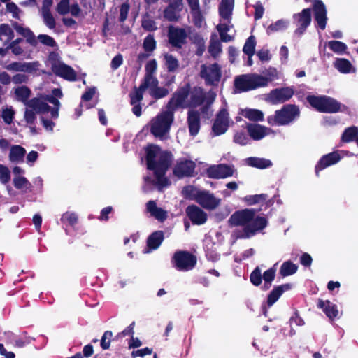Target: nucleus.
I'll return each instance as SVG.
<instances>
[{"instance_id":"1","label":"nucleus","mask_w":358,"mask_h":358,"mask_svg":"<svg viewBox=\"0 0 358 358\" xmlns=\"http://www.w3.org/2000/svg\"><path fill=\"white\" fill-rule=\"evenodd\" d=\"M201 106V87L192 88L189 83L180 86L173 93L166 108L175 113L178 109L194 108Z\"/></svg>"},{"instance_id":"2","label":"nucleus","mask_w":358,"mask_h":358,"mask_svg":"<svg viewBox=\"0 0 358 358\" xmlns=\"http://www.w3.org/2000/svg\"><path fill=\"white\" fill-rule=\"evenodd\" d=\"M269 212L268 203L236 210L231 215L228 224H267Z\"/></svg>"},{"instance_id":"3","label":"nucleus","mask_w":358,"mask_h":358,"mask_svg":"<svg viewBox=\"0 0 358 358\" xmlns=\"http://www.w3.org/2000/svg\"><path fill=\"white\" fill-rule=\"evenodd\" d=\"M301 112L299 106L295 104H285L281 109L277 110L274 115L267 117V122L271 126L288 125L299 118Z\"/></svg>"},{"instance_id":"4","label":"nucleus","mask_w":358,"mask_h":358,"mask_svg":"<svg viewBox=\"0 0 358 358\" xmlns=\"http://www.w3.org/2000/svg\"><path fill=\"white\" fill-rule=\"evenodd\" d=\"M268 78L261 75L243 74L235 78L234 89L236 92L241 93L266 86Z\"/></svg>"},{"instance_id":"5","label":"nucleus","mask_w":358,"mask_h":358,"mask_svg":"<svg viewBox=\"0 0 358 358\" xmlns=\"http://www.w3.org/2000/svg\"><path fill=\"white\" fill-rule=\"evenodd\" d=\"M174 120V113L170 109L159 113L151 121L150 132L155 137L162 138L171 129Z\"/></svg>"},{"instance_id":"6","label":"nucleus","mask_w":358,"mask_h":358,"mask_svg":"<svg viewBox=\"0 0 358 358\" xmlns=\"http://www.w3.org/2000/svg\"><path fill=\"white\" fill-rule=\"evenodd\" d=\"M174 267L180 271H188L194 268L196 258L187 251L178 250L174 253L172 259Z\"/></svg>"},{"instance_id":"7","label":"nucleus","mask_w":358,"mask_h":358,"mask_svg":"<svg viewBox=\"0 0 358 358\" xmlns=\"http://www.w3.org/2000/svg\"><path fill=\"white\" fill-rule=\"evenodd\" d=\"M231 121L228 110L225 108H220L211 127L212 136H218L225 134L229 128Z\"/></svg>"},{"instance_id":"8","label":"nucleus","mask_w":358,"mask_h":358,"mask_svg":"<svg viewBox=\"0 0 358 358\" xmlns=\"http://www.w3.org/2000/svg\"><path fill=\"white\" fill-rule=\"evenodd\" d=\"M221 78V66L217 63H214L209 66L203 64V78L206 85L218 86Z\"/></svg>"},{"instance_id":"9","label":"nucleus","mask_w":358,"mask_h":358,"mask_svg":"<svg viewBox=\"0 0 358 358\" xmlns=\"http://www.w3.org/2000/svg\"><path fill=\"white\" fill-rule=\"evenodd\" d=\"M195 168L196 164L192 160L180 158L173 167V173L178 178L192 177L194 175Z\"/></svg>"},{"instance_id":"10","label":"nucleus","mask_w":358,"mask_h":358,"mask_svg":"<svg viewBox=\"0 0 358 358\" xmlns=\"http://www.w3.org/2000/svg\"><path fill=\"white\" fill-rule=\"evenodd\" d=\"M236 169L234 165L220 164L210 166L207 169L206 173L209 178L215 179L227 178L234 176Z\"/></svg>"},{"instance_id":"11","label":"nucleus","mask_w":358,"mask_h":358,"mask_svg":"<svg viewBox=\"0 0 358 358\" xmlns=\"http://www.w3.org/2000/svg\"><path fill=\"white\" fill-rule=\"evenodd\" d=\"M167 36L169 43L173 47L181 48L186 43L187 34L185 29L170 25L168 27Z\"/></svg>"},{"instance_id":"12","label":"nucleus","mask_w":358,"mask_h":358,"mask_svg":"<svg viewBox=\"0 0 358 358\" xmlns=\"http://www.w3.org/2000/svg\"><path fill=\"white\" fill-rule=\"evenodd\" d=\"M294 94V90L292 87H284L272 90L268 97L271 103L276 105L289 101Z\"/></svg>"},{"instance_id":"13","label":"nucleus","mask_w":358,"mask_h":358,"mask_svg":"<svg viewBox=\"0 0 358 358\" xmlns=\"http://www.w3.org/2000/svg\"><path fill=\"white\" fill-rule=\"evenodd\" d=\"M293 19L297 26L295 34L299 36L302 35L306 31L307 27L310 24L312 20L311 9H303L301 12L294 14Z\"/></svg>"},{"instance_id":"14","label":"nucleus","mask_w":358,"mask_h":358,"mask_svg":"<svg viewBox=\"0 0 358 358\" xmlns=\"http://www.w3.org/2000/svg\"><path fill=\"white\" fill-rule=\"evenodd\" d=\"M341 159V156L338 151H334L323 155L315 165V175L318 177L321 171L337 164Z\"/></svg>"},{"instance_id":"15","label":"nucleus","mask_w":358,"mask_h":358,"mask_svg":"<svg viewBox=\"0 0 358 358\" xmlns=\"http://www.w3.org/2000/svg\"><path fill=\"white\" fill-rule=\"evenodd\" d=\"M313 12L315 21L317 23L318 27L321 30L325 29L327 21V9L321 0H315Z\"/></svg>"},{"instance_id":"16","label":"nucleus","mask_w":358,"mask_h":358,"mask_svg":"<svg viewBox=\"0 0 358 358\" xmlns=\"http://www.w3.org/2000/svg\"><path fill=\"white\" fill-rule=\"evenodd\" d=\"M52 71L57 76L66 80L76 81L77 80V74L75 70L64 63L54 65Z\"/></svg>"},{"instance_id":"17","label":"nucleus","mask_w":358,"mask_h":358,"mask_svg":"<svg viewBox=\"0 0 358 358\" xmlns=\"http://www.w3.org/2000/svg\"><path fill=\"white\" fill-rule=\"evenodd\" d=\"M216 92L210 90L208 92H203V119H210L213 115L211 105L216 99Z\"/></svg>"},{"instance_id":"18","label":"nucleus","mask_w":358,"mask_h":358,"mask_svg":"<svg viewBox=\"0 0 358 358\" xmlns=\"http://www.w3.org/2000/svg\"><path fill=\"white\" fill-rule=\"evenodd\" d=\"M13 29L17 34L25 38V41L32 47H36L38 41L34 32L29 27H24L22 24L17 22L12 23Z\"/></svg>"},{"instance_id":"19","label":"nucleus","mask_w":358,"mask_h":358,"mask_svg":"<svg viewBox=\"0 0 358 358\" xmlns=\"http://www.w3.org/2000/svg\"><path fill=\"white\" fill-rule=\"evenodd\" d=\"M172 160V154L171 152L164 151L159 157L158 161H155V167L150 169L151 171H157L160 174H165L166 171L171 165Z\"/></svg>"},{"instance_id":"20","label":"nucleus","mask_w":358,"mask_h":358,"mask_svg":"<svg viewBox=\"0 0 358 358\" xmlns=\"http://www.w3.org/2000/svg\"><path fill=\"white\" fill-rule=\"evenodd\" d=\"M246 129L250 138L255 141H259L262 139L268 134L269 131H271V129L264 126L259 124L251 123L247 124Z\"/></svg>"},{"instance_id":"21","label":"nucleus","mask_w":358,"mask_h":358,"mask_svg":"<svg viewBox=\"0 0 358 358\" xmlns=\"http://www.w3.org/2000/svg\"><path fill=\"white\" fill-rule=\"evenodd\" d=\"M317 306L318 308L322 309L325 313L326 316L331 320H334L338 317V310L337 306L334 304L329 300L324 301L319 299L317 301Z\"/></svg>"},{"instance_id":"22","label":"nucleus","mask_w":358,"mask_h":358,"mask_svg":"<svg viewBox=\"0 0 358 358\" xmlns=\"http://www.w3.org/2000/svg\"><path fill=\"white\" fill-rule=\"evenodd\" d=\"M189 131L191 136L198 134L200 129V114L196 110H189L187 115Z\"/></svg>"},{"instance_id":"23","label":"nucleus","mask_w":358,"mask_h":358,"mask_svg":"<svg viewBox=\"0 0 358 358\" xmlns=\"http://www.w3.org/2000/svg\"><path fill=\"white\" fill-rule=\"evenodd\" d=\"M242 231L236 230L233 235L236 238H248L256 234L259 231L263 230L267 225H243Z\"/></svg>"},{"instance_id":"24","label":"nucleus","mask_w":358,"mask_h":358,"mask_svg":"<svg viewBox=\"0 0 358 358\" xmlns=\"http://www.w3.org/2000/svg\"><path fill=\"white\" fill-rule=\"evenodd\" d=\"M234 0H221L219 5V15L231 23Z\"/></svg>"},{"instance_id":"25","label":"nucleus","mask_w":358,"mask_h":358,"mask_svg":"<svg viewBox=\"0 0 358 358\" xmlns=\"http://www.w3.org/2000/svg\"><path fill=\"white\" fill-rule=\"evenodd\" d=\"M146 208L148 212L152 217H154L159 222H163L167 217V213L162 208H159L155 201H149L146 203Z\"/></svg>"},{"instance_id":"26","label":"nucleus","mask_w":358,"mask_h":358,"mask_svg":"<svg viewBox=\"0 0 358 358\" xmlns=\"http://www.w3.org/2000/svg\"><path fill=\"white\" fill-rule=\"evenodd\" d=\"M160 147L156 145L150 144L145 148V160L147 169H154L155 167V158L160 152Z\"/></svg>"},{"instance_id":"27","label":"nucleus","mask_w":358,"mask_h":358,"mask_svg":"<svg viewBox=\"0 0 358 358\" xmlns=\"http://www.w3.org/2000/svg\"><path fill=\"white\" fill-rule=\"evenodd\" d=\"M341 103L336 99L324 95L323 105L321 113H336L340 111Z\"/></svg>"},{"instance_id":"28","label":"nucleus","mask_w":358,"mask_h":358,"mask_svg":"<svg viewBox=\"0 0 358 358\" xmlns=\"http://www.w3.org/2000/svg\"><path fill=\"white\" fill-rule=\"evenodd\" d=\"M26 106L39 114L48 113L50 110V106L47 103L37 97L30 99Z\"/></svg>"},{"instance_id":"29","label":"nucleus","mask_w":358,"mask_h":358,"mask_svg":"<svg viewBox=\"0 0 358 358\" xmlns=\"http://www.w3.org/2000/svg\"><path fill=\"white\" fill-rule=\"evenodd\" d=\"M182 196L190 200H195L199 205H201V190L192 185L185 186L182 189Z\"/></svg>"},{"instance_id":"30","label":"nucleus","mask_w":358,"mask_h":358,"mask_svg":"<svg viewBox=\"0 0 358 358\" xmlns=\"http://www.w3.org/2000/svg\"><path fill=\"white\" fill-rule=\"evenodd\" d=\"M157 64L155 59L150 60L145 65V74L143 82L150 85V82L153 80L155 85L158 84V80L153 76V73L156 71Z\"/></svg>"},{"instance_id":"31","label":"nucleus","mask_w":358,"mask_h":358,"mask_svg":"<svg viewBox=\"0 0 358 358\" xmlns=\"http://www.w3.org/2000/svg\"><path fill=\"white\" fill-rule=\"evenodd\" d=\"M220 199L216 198L213 194L203 190V208L213 210L220 203Z\"/></svg>"},{"instance_id":"32","label":"nucleus","mask_w":358,"mask_h":358,"mask_svg":"<svg viewBox=\"0 0 358 358\" xmlns=\"http://www.w3.org/2000/svg\"><path fill=\"white\" fill-rule=\"evenodd\" d=\"M14 36V31L8 24H0V41L2 42L3 45L9 44Z\"/></svg>"},{"instance_id":"33","label":"nucleus","mask_w":358,"mask_h":358,"mask_svg":"<svg viewBox=\"0 0 358 358\" xmlns=\"http://www.w3.org/2000/svg\"><path fill=\"white\" fill-rule=\"evenodd\" d=\"M8 71L17 72H31L34 70L31 62H13L5 67Z\"/></svg>"},{"instance_id":"34","label":"nucleus","mask_w":358,"mask_h":358,"mask_svg":"<svg viewBox=\"0 0 358 358\" xmlns=\"http://www.w3.org/2000/svg\"><path fill=\"white\" fill-rule=\"evenodd\" d=\"M182 9V6H178V4L176 5L172 3H169L164 11V16L169 22H176L179 18V16L177 15V13L181 11Z\"/></svg>"},{"instance_id":"35","label":"nucleus","mask_w":358,"mask_h":358,"mask_svg":"<svg viewBox=\"0 0 358 358\" xmlns=\"http://www.w3.org/2000/svg\"><path fill=\"white\" fill-rule=\"evenodd\" d=\"M14 94L17 101L23 103L25 106L29 101L31 94V90L26 85H22L15 88Z\"/></svg>"},{"instance_id":"36","label":"nucleus","mask_w":358,"mask_h":358,"mask_svg":"<svg viewBox=\"0 0 358 358\" xmlns=\"http://www.w3.org/2000/svg\"><path fill=\"white\" fill-rule=\"evenodd\" d=\"M26 154V150L21 145H13L9 153V159L12 162H22Z\"/></svg>"},{"instance_id":"37","label":"nucleus","mask_w":358,"mask_h":358,"mask_svg":"<svg viewBox=\"0 0 358 358\" xmlns=\"http://www.w3.org/2000/svg\"><path fill=\"white\" fill-rule=\"evenodd\" d=\"M247 164L250 166L264 169L272 166V162L269 159L259 158L256 157H250L246 159Z\"/></svg>"},{"instance_id":"38","label":"nucleus","mask_w":358,"mask_h":358,"mask_svg":"<svg viewBox=\"0 0 358 358\" xmlns=\"http://www.w3.org/2000/svg\"><path fill=\"white\" fill-rule=\"evenodd\" d=\"M150 87V85L142 81L139 87H134L135 92L129 94L130 103L136 104L140 103L143 98V92Z\"/></svg>"},{"instance_id":"39","label":"nucleus","mask_w":358,"mask_h":358,"mask_svg":"<svg viewBox=\"0 0 358 358\" xmlns=\"http://www.w3.org/2000/svg\"><path fill=\"white\" fill-rule=\"evenodd\" d=\"M194 16L196 27H201V10H199V0H187Z\"/></svg>"},{"instance_id":"40","label":"nucleus","mask_w":358,"mask_h":358,"mask_svg":"<svg viewBox=\"0 0 358 358\" xmlns=\"http://www.w3.org/2000/svg\"><path fill=\"white\" fill-rule=\"evenodd\" d=\"M186 213L192 224H201V208L191 205L186 208Z\"/></svg>"},{"instance_id":"41","label":"nucleus","mask_w":358,"mask_h":358,"mask_svg":"<svg viewBox=\"0 0 358 358\" xmlns=\"http://www.w3.org/2000/svg\"><path fill=\"white\" fill-rule=\"evenodd\" d=\"M298 271V266L292 261L287 260L282 263L280 268V275L285 278L296 273Z\"/></svg>"},{"instance_id":"42","label":"nucleus","mask_w":358,"mask_h":358,"mask_svg":"<svg viewBox=\"0 0 358 358\" xmlns=\"http://www.w3.org/2000/svg\"><path fill=\"white\" fill-rule=\"evenodd\" d=\"M358 136V127L356 126H351L347 127L343 132L341 141L343 143H348L353 141H356Z\"/></svg>"},{"instance_id":"43","label":"nucleus","mask_w":358,"mask_h":358,"mask_svg":"<svg viewBox=\"0 0 358 358\" xmlns=\"http://www.w3.org/2000/svg\"><path fill=\"white\" fill-rule=\"evenodd\" d=\"M164 239V234L161 231L152 233L148 238L147 245L150 250H156Z\"/></svg>"},{"instance_id":"44","label":"nucleus","mask_w":358,"mask_h":358,"mask_svg":"<svg viewBox=\"0 0 358 358\" xmlns=\"http://www.w3.org/2000/svg\"><path fill=\"white\" fill-rule=\"evenodd\" d=\"M164 65L167 69V71L169 73L176 72L180 66V63L178 59L169 53L164 54Z\"/></svg>"},{"instance_id":"45","label":"nucleus","mask_w":358,"mask_h":358,"mask_svg":"<svg viewBox=\"0 0 358 358\" xmlns=\"http://www.w3.org/2000/svg\"><path fill=\"white\" fill-rule=\"evenodd\" d=\"M150 87H151L150 94L151 96L155 99H160L166 96L169 90L166 87H159L158 84L155 85L153 80L150 82Z\"/></svg>"},{"instance_id":"46","label":"nucleus","mask_w":358,"mask_h":358,"mask_svg":"<svg viewBox=\"0 0 358 358\" xmlns=\"http://www.w3.org/2000/svg\"><path fill=\"white\" fill-rule=\"evenodd\" d=\"M208 52L214 59H217L222 52V44L215 34L210 38Z\"/></svg>"},{"instance_id":"47","label":"nucleus","mask_w":358,"mask_h":358,"mask_svg":"<svg viewBox=\"0 0 358 358\" xmlns=\"http://www.w3.org/2000/svg\"><path fill=\"white\" fill-rule=\"evenodd\" d=\"M334 66L341 73H349L351 72L352 65L351 62L345 58H337L334 62Z\"/></svg>"},{"instance_id":"48","label":"nucleus","mask_w":358,"mask_h":358,"mask_svg":"<svg viewBox=\"0 0 358 358\" xmlns=\"http://www.w3.org/2000/svg\"><path fill=\"white\" fill-rule=\"evenodd\" d=\"M324 95L316 96L309 94L306 96V100L310 106L317 112L321 113L323 105Z\"/></svg>"},{"instance_id":"49","label":"nucleus","mask_w":358,"mask_h":358,"mask_svg":"<svg viewBox=\"0 0 358 358\" xmlns=\"http://www.w3.org/2000/svg\"><path fill=\"white\" fill-rule=\"evenodd\" d=\"M243 115L254 122H259L264 120V113L258 109H245L243 112Z\"/></svg>"},{"instance_id":"50","label":"nucleus","mask_w":358,"mask_h":358,"mask_svg":"<svg viewBox=\"0 0 358 358\" xmlns=\"http://www.w3.org/2000/svg\"><path fill=\"white\" fill-rule=\"evenodd\" d=\"M256 38L251 35L247 39L243 48V52L247 56H253L255 53Z\"/></svg>"},{"instance_id":"51","label":"nucleus","mask_w":358,"mask_h":358,"mask_svg":"<svg viewBox=\"0 0 358 358\" xmlns=\"http://www.w3.org/2000/svg\"><path fill=\"white\" fill-rule=\"evenodd\" d=\"M283 294L282 287H274L273 289L268 294L266 301L268 307L272 306Z\"/></svg>"},{"instance_id":"52","label":"nucleus","mask_w":358,"mask_h":358,"mask_svg":"<svg viewBox=\"0 0 358 358\" xmlns=\"http://www.w3.org/2000/svg\"><path fill=\"white\" fill-rule=\"evenodd\" d=\"M287 27V22L283 19L277 20L275 22L271 24L267 29L268 34L286 29Z\"/></svg>"},{"instance_id":"53","label":"nucleus","mask_w":358,"mask_h":358,"mask_svg":"<svg viewBox=\"0 0 358 358\" xmlns=\"http://www.w3.org/2000/svg\"><path fill=\"white\" fill-rule=\"evenodd\" d=\"M329 48L338 54H343L347 50V45L343 42L339 41H331L328 42Z\"/></svg>"},{"instance_id":"54","label":"nucleus","mask_w":358,"mask_h":358,"mask_svg":"<svg viewBox=\"0 0 358 358\" xmlns=\"http://www.w3.org/2000/svg\"><path fill=\"white\" fill-rule=\"evenodd\" d=\"M143 48L147 52H152L156 48V41L155 40L154 36L148 34L143 41Z\"/></svg>"},{"instance_id":"55","label":"nucleus","mask_w":358,"mask_h":358,"mask_svg":"<svg viewBox=\"0 0 358 358\" xmlns=\"http://www.w3.org/2000/svg\"><path fill=\"white\" fill-rule=\"evenodd\" d=\"M250 280L251 283L256 287H258L262 284V274L259 266H257L250 273Z\"/></svg>"},{"instance_id":"56","label":"nucleus","mask_w":358,"mask_h":358,"mask_svg":"<svg viewBox=\"0 0 358 358\" xmlns=\"http://www.w3.org/2000/svg\"><path fill=\"white\" fill-rule=\"evenodd\" d=\"M9 48H10L11 52L15 56L24 55L27 58H29L30 54L32 52L31 50H28L25 48H23L21 45H12L9 44Z\"/></svg>"},{"instance_id":"57","label":"nucleus","mask_w":358,"mask_h":358,"mask_svg":"<svg viewBox=\"0 0 358 358\" xmlns=\"http://www.w3.org/2000/svg\"><path fill=\"white\" fill-rule=\"evenodd\" d=\"M36 39L37 41H38L42 44L48 47L54 48L57 45L55 40L52 37L47 34H39L37 36Z\"/></svg>"},{"instance_id":"58","label":"nucleus","mask_w":358,"mask_h":358,"mask_svg":"<svg viewBox=\"0 0 358 358\" xmlns=\"http://www.w3.org/2000/svg\"><path fill=\"white\" fill-rule=\"evenodd\" d=\"M268 196L266 194H260L249 196L246 200L250 205L256 204L260 202H262V203H266V201L268 199Z\"/></svg>"},{"instance_id":"59","label":"nucleus","mask_w":358,"mask_h":358,"mask_svg":"<svg viewBox=\"0 0 358 358\" xmlns=\"http://www.w3.org/2000/svg\"><path fill=\"white\" fill-rule=\"evenodd\" d=\"M78 220V217L77 214L69 211L64 213L61 218V221L64 224H76Z\"/></svg>"},{"instance_id":"60","label":"nucleus","mask_w":358,"mask_h":358,"mask_svg":"<svg viewBox=\"0 0 358 358\" xmlns=\"http://www.w3.org/2000/svg\"><path fill=\"white\" fill-rule=\"evenodd\" d=\"M69 0H61L56 8L57 12L62 15H64L69 13Z\"/></svg>"},{"instance_id":"61","label":"nucleus","mask_w":358,"mask_h":358,"mask_svg":"<svg viewBox=\"0 0 358 358\" xmlns=\"http://www.w3.org/2000/svg\"><path fill=\"white\" fill-rule=\"evenodd\" d=\"M10 180V172L8 168L0 164V181L3 184L8 183Z\"/></svg>"},{"instance_id":"62","label":"nucleus","mask_w":358,"mask_h":358,"mask_svg":"<svg viewBox=\"0 0 358 358\" xmlns=\"http://www.w3.org/2000/svg\"><path fill=\"white\" fill-rule=\"evenodd\" d=\"M43 20L45 25L50 29H54L56 26V22L54 17L50 11L43 12Z\"/></svg>"},{"instance_id":"63","label":"nucleus","mask_w":358,"mask_h":358,"mask_svg":"<svg viewBox=\"0 0 358 358\" xmlns=\"http://www.w3.org/2000/svg\"><path fill=\"white\" fill-rule=\"evenodd\" d=\"M248 137L243 131L237 132L234 136V142L241 145H245L248 143Z\"/></svg>"},{"instance_id":"64","label":"nucleus","mask_w":358,"mask_h":358,"mask_svg":"<svg viewBox=\"0 0 358 358\" xmlns=\"http://www.w3.org/2000/svg\"><path fill=\"white\" fill-rule=\"evenodd\" d=\"M142 27L148 31H154L157 29L155 20L152 19H143L141 22Z\"/></svg>"}]
</instances>
